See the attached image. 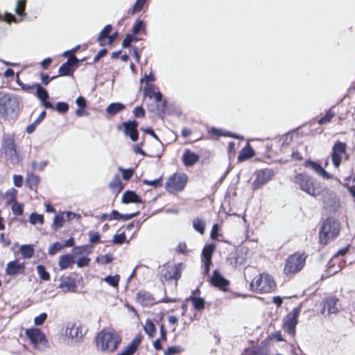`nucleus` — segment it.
I'll return each mask as SVG.
<instances>
[{
	"label": "nucleus",
	"mask_w": 355,
	"mask_h": 355,
	"mask_svg": "<svg viewBox=\"0 0 355 355\" xmlns=\"http://www.w3.org/2000/svg\"><path fill=\"white\" fill-rule=\"evenodd\" d=\"M139 123L135 120H129L123 122L118 127L119 130H122L126 137H129L132 141H137L139 139L138 128Z\"/></svg>",
	"instance_id": "nucleus-16"
},
{
	"label": "nucleus",
	"mask_w": 355,
	"mask_h": 355,
	"mask_svg": "<svg viewBox=\"0 0 355 355\" xmlns=\"http://www.w3.org/2000/svg\"><path fill=\"white\" fill-rule=\"evenodd\" d=\"M55 108L60 113H65L69 110V105L65 102H58Z\"/></svg>",
	"instance_id": "nucleus-64"
},
{
	"label": "nucleus",
	"mask_w": 355,
	"mask_h": 355,
	"mask_svg": "<svg viewBox=\"0 0 355 355\" xmlns=\"http://www.w3.org/2000/svg\"><path fill=\"white\" fill-rule=\"evenodd\" d=\"M144 95L150 99L154 98L155 102H160L162 100V94L158 88L153 84L147 83L144 89Z\"/></svg>",
	"instance_id": "nucleus-25"
},
{
	"label": "nucleus",
	"mask_w": 355,
	"mask_h": 355,
	"mask_svg": "<svg viewBox=\"0 0 355 355\" xmlns=\"http://www.w3.org/2000/svg\"><path fill=\"white\" fill-rule=\"evenodd\" d=\"M339 298L335 295H331L325 297L323 300V306L321 309L320 313L324 315L326 311L327 314H336L339 311Z\"/></svg>",
	"instance_id": "nucleus-17"
},
{
	"label": "nucleus",
	"mask_w": 355,
	"mask_h": 355,
	"mask_svg": "<svg viewBox=\"0 0 355 355\" xmlns=\"http://www.w3.org/2000/svg\"><path fill=\"white\" fill-rule=\"evenodd\" d=\"M209 283L223 291H227L230 285V282L225 279L218 270H214L210 277Z\"/></svg>",
	"instance_id": "nucleus-21"
},
{
	"label": "nucleus",
	"mask_w": 355,
	"mask_h": 355,
	"mask_svg": "<svg viewBox=\"0 0 355 355\" xmlns=\"http://www.w3.org/2000/svg\"><path fill=\"white\" fill-rule=\"evenodd\" d=\"M201 291L199 288L191 291V295L186 299L187 302H191L193 309L202 313L205 309V301L200 296Z\"/></svg>",
	"instance_id": "nucleus-18"
},
{
	"label": "nucleus",
	"mask_w": 355,
	"mask_h": 355,
	"mask_svg": "<svg viewBox=\"0 0 355 355\" xmlns=\"http://www.w3.org/2000/svg\"><path fill=\"white\" fill-rule=\"evenodd\" d=\"M162 176L153 180H144L143 184L145 185L153 186L155 188L162 187Z\"/></svg>",
	"instance_id": "nucleus-57"
},
{
	"label": "nucleus",
	"mask_w": 355,
	"mask_h": 355,
	"mask_svg": "<svg viewBox=\"0 0 355 355\" xmlns=\"http://www.w3.org/2000/svg\"><path fill=\"white\" fill-rule=\"evenodd\" d=\"M146 1L147 0H137L135 4L133 5L131 10H129L128 13L130 15H133L135 13L140 12L143 9Z\"/></svg>",
	"instance_id": "nucleus-45"
},
{
	"label": "nucleus",
	"mask_w": 355,
	"mask_h": 355,
	"mask_svg": "<svg viewBox=\"0 0 355 355\" xmlns=\"http://www.w3.org/2000/svg\"><path fill=\"white\" fill-rule=\"evenodd\" d=\"M46 318L47 314L46 313H42L34 318V323L35 325H42L44 324Z\"/></svg>",
	"instance_id": "nucleus-63"
},
{
	"label": "nucleus",
	"mask_w": 355,
	"mask_h": 355,
	"mask_svg": "<svg viewBox=\"0 0 355 355\" xmlns=\"http://www.w3.org/2000/svg\"><path fill=\"white\" fill-rule=\"evenodd\" d=\"M121 337L113 329H103L96 337V345L98 349L103 352L113 353L119 347Z\"/></svg>",
	"instance_id": "nucleus-1"
},
{
	"label": "nucleus",
	"mask_w": 355,
	"mask_h": 355,
	"mask_svg": "<svg viewBox=\"0 0 355 355\" xmlns=\"http://www.w3.org/2000/svg\"><path fill=\"white\" fill-rule=\"evenodd\" d=\"M133 115L136 118H144L146 116L145 110L142 106H137L132 111Z\"/></svg>",
	"instance_id": "nucleus-60"
},
{
	"label": "nucleus",
	"mask_w": 355,
	"mask_h": 355,
	"mask_svg": "<svg viewBox=\"0 0 355 355\" xmlns=\"http://www.w3.org/2000/svg\"><path fill=\"white\" fill-rule=\"evenodd\" d=\"M40 178L33 173H28L26 177V186L31 189H36L40 184Z\"/></svg>",
	"instance_id": "nucleus-35"
},
{
	"label": "nucleus",
	"mask_w": 355,
	"mask_h": 355,
	"mask_svg": "<svg viewBox=\"0 0 355 355\" xmlns=\"http://www.w3.org/2000/svg\"><path fill=\"white\" fill-rule=\"evenodd\" d=\"M85 334L83 327L80 322H69L66 329V335L71 338L80 340Z\"/></svg>",
	"instance_id": "nucleus-20"
},
{
	"label": "nucleus",
	"mask_w": 355,
	"mask_h": 355,
	"mask_svg": "<svg viewBox=\"0 0 355 355\" xmlns=\"http://www.w3.org/2000/svg\"><path fill=\"white\" fill-rule=\"evenodd\" d=\"M25 269V263H20L17 259H15L7 263L6 272L8 275L14 276L18 274H24Z\"/></svg>",
	"instance_id": "nucleus-23"
},
{
	"label": "nucleus",
	"mask_w": 355,
	"mask_h": 355,
	"mask_svg": "<svg viewBox=\"0 0 355 355\" xmlns=\"http://www.w3.org/2000/svg\"><path fill=\"white\" fill-rule=\"evenodd\" d=\"M188 182V175L182 172H175L166 180L164 187L166 191L172 194L182 191Z\"/></svg>",
	"instance_id": "nucleus-7"
},
{
	"label": "nucleus",
	"mask_w": 355,
	"mask_h": 355,
	"mask_svg": "<svg viewBox=\"0 0 355 355\" xmlns=\"http://www.w3.org/2000/svg\"><path fill=\"white\" fill-rule=\"evenodd\" d=\"M92 252L90 248L87 245H83L80 246H76L73 248V254L75 255L87 254H89Z\"/></svg>",
	"instance_id": "nucleus-51"
},
{
	"label": "nucleus",
	"mask_w": 355,
	"mask_h": 355,
	"mask_svg": "<svg viewBox=\"0 0 355 355\" xmlns=\"http://www.w3.org/2000/svg\"><path fill=\"white\" fill-rule=\"evenodd\" d=\"M137 41V39L133 36V35H127L122 42V46L123 48H128L130 46L132 42Z\"/></svg>",
	"instance_id": "nucleus-62"
},
{
	"label": "nucleus",
	"mask_w": 355,
	"mask_h": 355,
	"mask_svg": "<svg viewBox=\"0 0 355 355\" xmlns=\"http://www.w3.org/2000/svg\"><path fill=\"white\" fill-rule=\"evenodd\" d=\"M74 71V67L64 62L59 67L58 73L60 76H71L73 73Z\"/></svg>",
	"instance_id": "nucleus-40"
},
{
	"label": "nucleus",
	"mask_w": 355,
	"mask_h": 355,
	"mask_svg": "<svg viewBox=\"0 0 355 355\" xmlns=\"http://www.w3.org/2000/svg\"><path fill=\"white\" fill-rule=\"evenodd\" d=\"M143 336L141 334L137 335L131 343L124 349V350L118 354L119 355H133L137 350L138 347L141 343Z\"/></svg>",
	"instance_id": "nucleus-28"
},
{
	"label": "nucleus",
	"mask_w": 355,
	"mask_h": 355,
	"mask_svg": "<svg viewBox=\"0 0 355 355\" xmlns=\"http://www.w3.org/2000/svg\"><path fill=\"white\" fill-rule=\"evenodd\" d=\"M135 300L142 306H152L157 304L153 295L146 290H140L136 293Z\"/></svg>",
	"instance_id": "nucleus-19"
},
{
	"label": "nucleus",
	"mask_w": 355,
	"mask_h": 355,
	"mask_svg": "<svg viewBox=\"0 0 355 355\" xmlns=\"http://www.w3.org/2000/svg\"><path fill=\"white\" fill-rule=\"evenodd\" d=\"M184 269V265L182 263L175 264L165 263L161 267V280L166 282L174 281L177 286Z\"/></svg>",
	"instance_id": "nucleus-8"
},
{
	"label": "nucleus",
	"mask_w": 355,
	"mask_h": 355,
	"mask_svg": "<svg viewBox=\"0 0 355 355\" xmlns=\"http://www.w3.org/2000/svg\"><path fill=\"white\" fill-rule=\"evenodd\" d=\"M250 286L252 291L259 293H269L275 291L277 284L270 274L263 272L252 279Z\"/></svg>",
	"instance_id": "nucleus-4"
},
{
	"label": "nucleus",
	"mask_w": 355,
	"mask_h": 355,
	"mask_svg": "<svg viewBox=\"0 0 355 355\" xmlns=\"http://www.w3.org/2000/svg\"><path fill=\"white\" fill-rule=\"evenodd\" d=\"M216 249V245L213 243L206 244L202 251L201 261L203 264L205 275L209 274L210 267L212 265V256Z\"/></svg>",
	"instance_id": "nucleus-15"
},
{
	"label": "nucleus",
	"mask_w": 355,
	"mask_h": 355,
	"mask_svg": "<svg viewBox=\"0 0 355 355\" xmlns=\"http://www.w3.org/2000/svg\"><path fill=\"white\" fill-rule=\"evenodd\" d=\"M123 203H141V198L133 191H126L123 193L121 198Z\"/></svg>",
	"instance_id": "nucleus-31"
},
{
	"label": "nucleus",
	"mask_w": 355,
	"mask_h": 355,
	"mask_svg": "<svg viewBox=\"0 0 355 355\" xmlns=\"http://www.w3.org/2000/svg\"><path fill=\"white\" fill-rule=\"evenodd\" d=\"M184 349L179 345L171 346L164 351V355H175L182 352Z\"/></svg>",
	"instance_id": "nucleus-49"
},
{
	"label": "nucleus",
	"mask_w": 355,
	"mask_h": 355,
	"mask_svg": "<svg viewBox=\"0 0 355 355\" xmlns=\"http://www.w3.org/2000/svg\"><path fill=\"white\" fill-rule=\"evenodd\" d=\"M126 241V236L124 232L115 234L113 236L112 243L115 245H122Z\"/></svg>",
	"instance_id": "nucleus-55"
},
{
	"label": "nucleus",
	"mask_w": 355,
	"mask_h": 355,
	"mask_svg": "<svg viewBox=\"0 0 355 355\" xmlns=\"http://www.w3.org/2000/svg\"><path fill=\"white\" fill-rule=\"evenodd\" d=\"M29 222L33 225L37 223L42 225L44 223V216L37 213H31L29 216Z\"/></svg>",
	"instance_id": "nucleus-48"
},
{
	"label": "nucleus",
	"mask_w": 355,
	"mask_h": 355,
	"mask_svg": "<svg viewBox=\"0 0 355 355\" xmlns=\"http://www.w3.org/2000/svg\"><path fill=\"white\" fill-rule=\"evenodd\" d=\"M37 272L43 281H49L51 279V276L49 272L46 271L45 267L43 265L37 266Z\"/></svg>",
	"instance_id": "nucleus-46"
},
{
	"label": "nucleus",
	"mask_w": 355,
	"mask_h": 355,
	"mask_svg": "<svg viewBox=\"0 0 355 355\" xmlns=\"http://www.w3.org/2000/svg\"><path fill=\"white\" fill-rule=\"evenodd\" d=\"M64 223V213L55 215L53 218L52 227L53 230H57L61 228Z\"/></svg>",
	"instance_id": "nucleus-43"
},
{
	"label": "nucleus",
	"mask_w": 355,
	"mask_h": 355,
	"mask_svg": "<svg viewBox=\"0 0 355 355\" xmlns=\"http://www.w3.org/2000/svg\"><path fill=\"white\" fill-rule=\"evenodd\" d=\"M60 281V282L58 286V288H60L62 291L65 293H74L77 290L76 281L72 277H62Z\"/></svg>",
	"instance_id": "nucleus-24"
},
{
	"label": "nucleus",
	"mask_w": 355,
	"mask_h": 355,
	"mask_svg": "<svg viewBox=\"0 0 355 355\" xmlns=\"http://www.w3.org/2000/svg\"><path fill=\"white\" fill-rule=\"evenodd\" d=\"M17 83L24 91H26L27 92H31L33 90L36 89V83L33 85L24 84L19 80L18 76Z\"/></svg>",
	"instance_id": "nucleus-59"
},
{
	"label": "nucleus",
	"mask_w": 355,
	"mask_h": 355,
	"mask_svg": "<svg viewBox=\"0 0 355 355\" xmlns=\"http://www.w3.org/2000/svg\"><path fill=\"white\" fill-rule=\"evenodd\" d=\"M113 259L114 257L111 254H106L105 255H102L101 257H96V261L103 265L112 262Z\"/></svg>",
	"instance_id": "nucleus-54"
},
{
	"label": "nucleus",
	"mask_w": 355,
	"mask_h": 355,
	"mask_svg": "<svg viewBox=\"0 0 355 355\" xmlns=\"http://www.w3.org/2000/svg\"><path fill=\"white\" fill-rule=\"evenodd\" d=\"M90 261V258L87 257H81L77 260L76 264L78 268L86 267L89 265Z\"/></svg>",
	"instance_id": "nucleus-61"
},
{
	"label": "nucleus",
	"mask_w": 355,
	"mask_h": 355,
	"mask_svg": "<svg viewBox=\"0 0 355 355\" xmlns=\"http://www.w3.org/2000/svg\"><path fill=\"white\" fill-rule=\"evenodd\" d=\"M18 103L17 99L8 94L0 96V118L7 119L13 114Z\"/></svg>",
	"instance_id": "nucleus-13"
},
{
	"label": "nucleus",
	"mask_w": 355,
	"mask_h": 355,
	"mask_svg": "<svg viewBox=\"0 0 355 355\" xmlns=\"http://www.w3.org/2000/svg\"><path fill=\"white\" fill-rule=\"evenodd\" d=\"M74 263L73 256L71 254H65L60 257L58 266L60 270H65L71 267Z\"/></svg>",
	"instance_id": "nucleus-32"
},
{
	"label": "nucleus",
	"mask_w": 355,
	"mask_h": 355,
	"mask_svg": "<svg viewBox=\"0 0 355 355\" xmlns=\"http://www.w3.org/2000/svg\"><path fill=\"white\" fill-rule=\"evenodd\" d=\"M294 182L299 185L301 190L312 196H320L322 193L320 184L306 173H297L294 176Z\"/></svg>",
	"instance_id": "nucleus-5"
},
{
	"label": "nucleus",
	"mask_w": 355,
	"mask_h": 355,
	"mask_svg": "<svg viewBox=\"0 0 355 355\" xmlns=\"http://www.w3.org/2000/svg\"><path fill=\"white\" fill-rule=\"evenodd\" d=\"M141 30H144V31L145 30V26L144 24V21L141 19H137L132 27V34L137 35Z\"/></svg>",
	"instance_id": "nucleus-52"
},
{
	"label": "nucleus",
	"mask_w": 355,
	"mask_h": 355,
	"mask_svg": "<svg viewBox=\"0 0 355 355\" xmlns=\"http://www.w3.org/2000/svg\"><path fill=\"white\" fill-rule=\"evenodd\" d=\"M36 96L41 100L42 102L43 105L46 108H49L54 110L55 107L53 105L47 101V98H49V94L47 91L43 88L39 83H36Z\"/></svg>",
	"instance_id": "nucleus-27"
},
{
	"label": "nucleus",
	"mask_w": 355,
	"mask_h": 355,
	"mask_svg": "<svg viewBox=\"0 0 355 355\" xmlns=\"http://www.w3.org/2000/svg\"><path fill=\"white\" fill-rule=\"evenodd\" d=\"M207 132L212 138H215V139H217L219 137L223 136V135L227 136V134H223L221 130L217 129L214 127L209 128L207 130ZM227 136L234 137V138L238 137L237 136H236L234 134H228Z\"/></svg>",
	"instance_id": "nucleus-41"
},
{
	"label": "nucleus",
	"mask_w": 355,
	"mask_h": 355,
	"mask_svg": "<svg viewBox=\"0 0 355 355\" xmlns=\"http://www.w3.org/2000/svg\"><path fill=\"white\" fill-rule=\"evenodd\" d=\"M308 255L304 252H295L287 257L284 261L283 273L288 279L293 278L300 272L306 265Z\"/></svg>",
	"instance_id": "nucleus-2"
},
{
	"label": "nucleus",
	"mask_w": 355,
	"mask_h": 355,
	"mask_svg": "<svg viewBox=\"0 0 355 355\" xmlns=\"http://www.w3.org/2000/svg\"><path fill=\"white\" fill-rule=\"evenodd\" d=\"M286 139L287 137H286L285 140ZM288 143H286V141H283L282 139H276L270 141V142L267 144V157L274 162L283 161L284 157L282 156V154L288 147Z\"/></svg>",
	"instance_id": "nucleus-9"
},
{
	"label": "nucleus",
	"mask_w": 355,
	"mask_h": 355,
	"mask_svg": "<svg viewBox=\"0 0 355 355\" xmlns=\"http://www.w3.org/2000/svg\"><path fill=\"white\" fill-rule=\"evenodd\" d=\"M120 275H115L114 276L108 275L104 278V281L110 286L117 288L120 282Z\"/></svg>",
	"instance_id": "nucleus-44"
},
{
	"label": "nucleus",
	"mask_w": 355,
	"mask_h": 355,
	"mask_svg": "<svg viewBox=\"0 0 355 355\" xmlns=\"http://www.w3.org/2000/svg\"><path fill=\"white\" fill-rule=\"evenodd\" d=\"M112 25L107 24L100 32V34L97 38V42H98L100 46H104L107 44V40L108 39L110 34L112 32Z\"/></svg>",
	"instance_id": "nucleus-34"
},
{
	"label": "nucleus",
	"mask_w": 355,
	"mask_h": 355,
	"mask_svg": "<svg viewBox=\"0 0 355 355\" xmlns=\"http://www.w3.org/2000/svg\"><path fill=\"white\" fill-rule=\"evenodd\" d=\"M193 229L201 234L205 231V223L201 218H196L193 220Z\"/></svg>",
	"instance_id": "nucleus-42"
},
{
	"label": "nucleus",
	"mask_w": 355,
	"mask_h": 355,
	"mask_svg": "<svg viewBox=\"0 0 355 355\" xmlns=\"http://www.w3.org/2000/svg\"><path fill=\"white\" fill-rule=\"evenodd\" d=\"M1 147L8 160L12 164H17L21 161V156L17 148V144L13 135H6L3 137Z\"/></svg>",
	"instance_id": "nucleus-6"
},
{
	"label": "nucleus",
	"mask_w": 355,
	"mask_h": 355,
	"mask_svg": "<svg viewBox=\"0 0 355 355\" xmlns=\"http://www.w3.org/2000/svg\"><path fill=\"white\" fill-rule=\"evenodd\" d=\"M301 309L302 306L300 305L295 307L283 319L282 327L285 332L292 337H295L296 334V326L298 323Z\"/></svg>",
	"instance_id": "nucleus-10"
},
{
	"label": "nucleus",
	"mask_w": 355,
	"mask_h": 355,
	"mask_svg": "<svg viewBox=\"0 0 355 355\" xmlns=\"http://www.w3.org/2000/svg\"><path fill=\"white\" fill-rule=\"evenodd\" d=\"M89 241L91 243H101V235L97 232L90 231L88 233Z\"/></svg>",
	"instance_id": "nucleus-53"
},
{
	"label": "nucleus",
	"mask_w": 355,
	"mask_h": 355,
	"mask_svg": "<svg viewBox=\"0 0 355 355\" xmlns=\"http://www.w3.org/2000/svg\"><path fill=\"white\" fill-rule=\"evenodd\" d=\"M17 191L11 188L5 193L3 198L6 200L7 205L13 204L17 201Z\"/></svg>",
	"instance_id": "nucleus-39"
},
{
	"label": "nucleus",
	"mask_w": 355,
	"mask_h": 355,
	"mask_svg": "<svg viewBox=\"0 0 355 355\" xmlns=\"http://www.w3.org/2000/svg\"><path fill=\"white\" fill-rule=\"evenodd\" d=\"M119 170L121 171L123 179L125 180H130L133 176L135 172L134 169L132 168L124 169L122 168L121 167H119Z\"/></svg>",
	"instance_id": "nucleus-58"
},
{
	"label": "nucleus",
	"mask_w": 355,
	"mask_h": 355,
	"mask_svg": "<svg viewBox=\"0 0 355 355\" xmlns=\"http://www.w3.org/2000/svg\"><path fill=\"white\" fill-rule=\"evenodd\" d=\"M347 144L340 141H336L332 146L331 158L334 166L336 168H339L342 159H348L349 156L347 152Z\"/></svg>",
	"instance_id": "nucleus-12"
},
{
	"label": "nucleus",
	"mask_w": 355,
	"mask_h": 355,
	"mask_svg": "<svg viewBox=\"0 0 355 355\" xmlns=\"http://www.w3.org/2000/svg\"><path fill=\"white\" fill-rule=\"evenodd\" d=\"M200 159V155L189 149H185L182 160L184 165L187 167L192 166Z\"/></svg>",
	"instance_id": "nucleus-26"
},
{
	"label": "nucleus",
	"mask_w": 355,
	"mask_h": 355,
	"mask_svg": "<svg viewBox=\"0 0 355 355\" xmlns=\"http://www.w3.org/2000/svg\"><path fill=\"white\" fill-rule=\"evenodd\" d=\"M144 331L147 334L149 338L155 337L156 334V327L150 319H147L144 326Z\"/></svg>",
	"instance_id": "nucleus-37"
},
{
	"label": "nucleus",
	"mask_w": 355,
	"mask_h": 355,
	"mask_svg": "<svg viewBox=\"0 0 355 355\" xmlns=\"http://www.w3.org/2000/svg\"><path fill=\"white\" fill-rule=\"evenodd\" d=\"M108 187L112 193L115 194L119 193L123 190V184L119 174L114 175L112 180L109 183Z\"/></svg>",
	"instance_id": "nucleus-33"
},
{
	"label": "nucleus",
	"mask_w": 355,
	"mask_h": 355,
	"mask_svg": "<svg viewBox=\"0 0 355 355\" xmlns=\"http://www.w3.org/2000/svg\"><path fill=\"white\" fill-rule=\"evenodd\" d=\"M304 166L306 168H311L315 173H316L318 175L321 176L323 179L330 180L333 178V175L327 172L322 165L316 162L311 161L310 159L306 160L304 162Z\"/></svg>",
	"instance_id": "nucleus-22"
},
{
	"label": "nucleus",
	"mask_w": 355,
	"mask_h": 355,
	"mask_svg": "<svg viewBox=\"0 0 355 355\" xmlns=\"http://www.w3.org/2000/svg\"><path fill=\"white\" fill-rule=\"evenodd\" d=\"M241 355H266L263 353L260 348L245 349Z\"/></svg>",
	"instance_id": "nucleus-56"
},
{
	"label": "nucleus",
	"mask_w": 355,
	"mask_h": 355,
	"mask_svg": "<svg viewBox=\"0 0 355 355\" xmlns=\"http://www.w3.org/2000/svg\"><path fill=\"white\" fill-rule=\"evenodd\" d=\"M20 252L24 259H30L34 255V248L31 245H22L20 247Z\"/></svg>",
	"instance_id": "nucleus-38"
},
{
	"label": "nucleus",
	"mask_w": 355,
	"mask_h": 355,
	"mask_svg": "<svg viewBox=\"0 0 355 355\" xmlns=\"http://www.w3.org/2000/svg\"><path fill=\"white\" fill-rule=\"evenodd\" d=\"M255 155V153L250 146V144H247L239 152V155L237 157L238 162H242L247 159L253 157Z\"/></svg>",
	"instance_id": "nucleus-30"
},
{
	"label": "nucleus",
	"mask_w": 355,
	"mask_h": 355,
	"mask_svg": "<svg viewBox=\"0 0 355 355\" xmlns=\"http://www.w3.org/2000/svg\"><path fill=\"white\" fill-rule=\"evenodd\" d=\"M341 224L338 220L332 217H328L321 224L319 230V243L322 245H327L329 243L336 239L340 234Z\"/></svg>",
	"instance_id": "nucleus-3"
},
{
	"label": "nucleus",
	"mask_w": 355,
	"mask_h": 355,
	"mask_svg": "<svg viewBox=\"0 0 355 355\" xmlns=\"http://www.w3.org/2000/svg\"><path fill=\"white\" fill-rule=\"evenodd\" d=\"M340 107L333 106L329 108L326 112L324 116L321 117L318 121V123L319 125H324L329 123L331 119L336 116L339 113V110Z\"/></svg>",
	"instance_id": "nucleus-29"
},
{
	"label": "nucleus",
	"mask_w": 355,
	"mask_h": 355,
	"mask_svg": "<svg viewBox=\"0 0 355 355\" xmlns=\"http://www.w3.org/2000/svg\"><path fill=\"white\" fill-rule=\"evenodd\" d=\"M11 209L14 215L21 216L24 213V205L16 201L12 204Z\"/></svg>",
	"instance_id": "nucleus-50"
},
{
	"label": "nucleus",
	"mask_w": 355,
	"mask_h": 355,
	"mask_svg": "<svg viewBox=\"0 0 355 355\" xmlns=\"http://www.w3.org/2000/svg\"><path fill=\"white\" fill-rule=\"evenodd\" d=\"M26 5V0H18L17 2L15 12L21 17L26 15L25 8Z\"/></svg>",
	"instance_id": "nucleus-47"
},
{
	"label": "nucleus",
	"mask_w": 355,
	"mask_h": 355,
	"mask_svg": "<svg viewBox=\"0 0 355 355\" xmlns=\"http://www.w3.org/2000/svg\"><path fill=\"white\" fill-rule=\"evenodd\" d=\"M25 336L35 348L44 345L47 343L44 332L38 328H29L25 331Z\"/></svg>",
	"instance_id": "nucleus-14"
},
{
	"label": "nucleus",
	"mask_w": 355,
	"mask_h": 355,
	"mask_svg": "<svg viewBox=\"0 0 355 355\" xmlns=\"http://www.w3.org/2000/svg\"><path fill=\"white\" fill-rule=\"evenodd\" d=\"M275 175L272 168H266L254 172L255 178L251 184L253 191L261 189L266 184L271 181Z\"/></svg>",
	"instance_id": "nucleus-11"
},
{
	"label": "nucleus",
	"mask_w": 355,
	"mask_h": 355,
	"mask_svg": "<svg viewBox=\"0 0 355 355\" xmlns=\"http://www.w3.org/2000/svg\"><path fill=\"white\" fill-rule=\"evenodd\" d=\"M125 109V105L121 103H110L106 108V112L108 114L115 115L117 113L123 111Z\"/></svg>",
	"instance_id": "nucleus-36"
}]
</instances>
